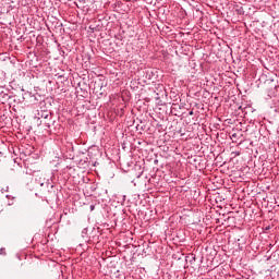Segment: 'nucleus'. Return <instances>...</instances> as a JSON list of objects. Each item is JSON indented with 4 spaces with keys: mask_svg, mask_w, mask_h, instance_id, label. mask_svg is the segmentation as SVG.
<instances>
[{
    "mask_svg": "<svg viewBox=\"0 0 279 279\" xmlns=\"http://www.w3.org/2000/svg\"><path fill=\"white\" fill-rule=\"evenodd\" d=\"M190 114H193V111H191Z\"/></svg>",
    "mask_w": 279,
    "mask_h": 279,
    "instance_id": "1",
    "label": "nucleus"
}]
</instances>
